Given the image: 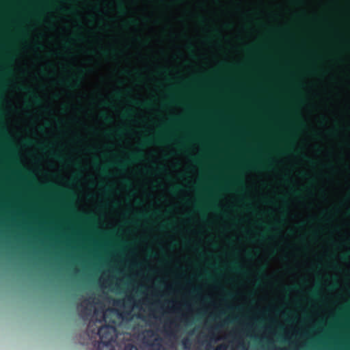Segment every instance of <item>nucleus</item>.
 I'll use <instances>...</instances> for the list:
<instances>
[{"mask_svg":"<svg viewBox=\"0 0 350 350\" xmlns=\"http://www.w3.org/2000/svg\"><path fill=\"white\" fill-rule=\"evenodd\" d=\"M172 224H168L166 226H167V227H171V226H172Z\"/></svg>","mask_w":350,"mask_h":350,"instance_id":"nucleus-36","label":"nucleus"},{"mask_svg":"<svg viewBox=\"0 0 350 350\" xmlns=\"http://www.w3.org/2000/svg\"><path fill=\"white\" fill-rule=\"evenodd\" d=\"M133 103L135 105H137L139 106L144 107H149L151 106V103L150 102L139 103L138 101L134 100Z\"/></svg>","mask_w":350,"mask_h":350,"instance_id":"nucleus-12","label":"nucleus"},{"mask_svg":"<svg viewBox=\"0 0 350 350\" xmlns=\"http://www.w3.org/2000/svg\"><path fill=\"white\" fill-rule=\"evenodd\" d=\"M297 124H298V126H304V122L302 121H299Z\"/></svg>","mask_w":350,"mask_h":350,"instance_id":"nucleus-28","label":"nucleus"},{"mask_svg":"<svg viewBox=\"0 0 350 350\" xmlns=\"http://www.w3.org/2000/svg\"><path fill=\"white\" fill-rule=\"evenodd\" d=\"M101 53L104 55H107L108 54V51L106 50H102Z\"/></svg>","mask_w":350,"mask_h":350,"instance_id":"nucleus-26","label":"nucleus"},{"mask_svg":"<svg viewBox=\"0 0 350 350\" xmlns=\"http://www.w3.org/2000/svg\"><path fill=\"white\" fill-rule=\"evenodd\" d=\"M226 349H227V346L224 344H221V345H218L215 349V350H226Z\"/></svg>","mask_w":350,"mask_h":350,"instance_id":"nucleus-17","label":"nucleus"},{"mask_svg":"<svg viewBox=\"0 0 350 350\" xmlns=\"http://www.w3.org/2000/svg\"><path fill=\"white\" fill-rule=\"evenodd\" d=\"M182 344L185 349H188L191 346V341L189 338H186L182 340Z\"/></svg>","mask_w":350,"mask_h":350,"instance_id":"nucleus-11","label":"nucleus"},{"mask_svg":"<svg viewBox=\"0 0 350 350\" xmlns=\"http://www.w3.org/2000/svg\"><path fill=\"white\" fill-rule=\"evenodd\" d=\"M124 350H138V349L133 345H128L125 347Z\"/></svg>","mask_w":350,"mask_h":350,"instance_id":"nucleus-19","label":"nucleus"},{"mask_svg":"<svg viewBox=\"0 0 350 350\" xmlns=\"http://www.w3.org/2000/svg\"><path fill=\"white\" fill-rule=\"evenodd\" d=\"M304 159H306L308 163H310V164H314V161L313 160H312L311 159H310L309 157H305L304 156Z\"/></svg>","mask_w":350,"mask_h":350,"instance_id":"nucleus-23","label":"nucleus"},{"mask_svg":"<svg viewBox=\"0 0 350 350\" xmlns=\"http://www.w3.org/2000/svg\"><path fill=\"white\" fill-rule=\"evenodd\" d=\"M293 288H293V287H287V288H286V290L288 291H290L293 290Z\"/></svg>","mask_w":350,"mask_h":350,"instance_id":"nucleus-31","label":"nucleus"},{"mask_svg":"<svg viewBox=\"0 0 350 350\" xmlns=\"http://www.w3.org/2000/svg\"><path fill=\"white\" fill-rule=\"evenodd\" d=\"M191 293H198V288H193Z\"/></svg>","mask_w":350,"mask_h":350,"instance_id":"nucleus-27","label":"nucleus"},{"mask_svg":"<svg viewBox=\"0 0 350 350\" xmlns=\"http://www.w3.org/2000/svg\"><path fill=\"white\" fill-rule=\"evenodd\" d=\"M293 193H294V194H295V195H297V194H298V192H297V191H293Z\"/></svg>","mask_w":350,"mask_h":350,"instance_id":"nucleus-37","label":"nucleus"},{"mask_svg":"<svg viewBox=\"0 0 350 350\" xmlns=\"http://www.w3.org/2000/svg\"><path fill=\"white\" fill-rule=\"evenodd\" d=\"M44 10L45 5L43 4V3L40 2L33 14L34 18L37 21H40L42 20L44 16Z\"/></svg>","mask_w":350,"mask_h":350,"instance_id":"nucleus-5","label":"nucleus"},{"mask_svg":"<svg viewBox=\"0 0 350 350\" xmlns=\"http://www.w3.org/2000/svg\"><path fill=\"white\" fill-rule=\"evenodd\" d=\"M40 131H43V128H42V127H40Z\"/></svg>","mask_w":350,"mask_h":350,"instance_id":"nucleus-41","label":"nucleus"},{"mask_svg":"<svg viewBox=\"0 0 350 350\" xmlns=\"http://www.w3.org/2000/svg\"><path fill=\"white\" fill-rule=\"evenodd\" d=\"M248 166L251 168H256V167H265V165H262L260 163H258V165L251 164Z\"/></svg>","mask_w":350,"mask_h":350,"instance_id":"nucleus-22","label":"nucleus"},{"mask_svg":"<svg viewBox=\"0 0 350 350\" xmlns=\"http://www.w3.org/2000/svg\"><path fill=\"white\" fill-rule=\"evenodd\" d=\"M230 267H231V269L233 271H237V272L242 271L241 267L240 266V265L238 262H232L230 265Z\"/></svg>","mask_w":350,"mask_h":350,"instance_id":"nucleus-10","label":"nucleus"},{"mask_svg":"<svg viewBox=\"0 0 350 350\" xmlns=\"http://www.w3.org/2000/svg\"><path fill=\"white\" fill-rule=\"evenodd\" d=\"M168 140V138L163 136L161 134H159L156 135L155 137H150L144 139L143 142L142 144V146H147L150 144H152L153 143H161L164 142H167Z\"/></svg>","mask_w":350,"mask_h":350,"instance_id":"nucleus-4","label":"nucleus"},{"mask_svg":"<svg viewBox=\"0 0 350 350\" xmlns=\"http://www.w3.org/2000/svg\"><path fill=\"white\" fill-rule=\"evenodd\" d=\"M116 96L118 98H119V97H120V96H121V94H120V92H117V93L116 94Z\"/></svg>","mask_w":350,"mask_h":350,"instance_id":"nucleus-32","label":"nucleus"},{"mask_svg":"<svg viewBox=\"0 0 350 350\" xmlns=\"http://www.w3.org/2000/svg\"><path fill=\"white\" fill-rule=\"evenodd\" d=\"M55 156L57 158L59 159H61V157H59V155H57V154H55Z\"/></svg>","mask_w":350,"mask_h":350,"instance_id":"nucleus-38","label":"nucleus"},{"mask_svg":"<svg viewBox=\"0 0 350 350\" xmlns=\"http://www.w3.org/2000/svg\"><path fill=\"white\" fill-rule=\"evenodd\" d=\"M278 350H282V349H278Z\"/></svg>","mask_w":350,"mask_h":350,"instance_id":"nucleus-45","label":"nucleus"},{"mask_svg":"<svg viewBox=\"0 0 350 350\" xmlns=\"http://www.w3.org/2000/svg\"><path fill=\"white\" fill-rule=\"evenodd\" d=\"M32 101L35 105L42 108L43 107V100L40 96L33 95L32 97Z\"/></svg>","mask_w":350,"mask_h":350,"instance_id":"nucleus-9","label":"nucleus"},{"mask_svg":"<svg viewBox=\"0 0 350 350\" xmlns=\"http://www.w3.org/2000/svg\"><path fill=\"white\" fill-rule=\"evenodd\" d=\"M206 347H207V349L211 347V345H210V343L208 342H206Z\"/></svg>","mask_w":350,"mask_h":350,"instance_id":"nucleus-34","label":"nucleus"},{"mask_svg":"<svg viewBox=\"0 0 350 350\" xmlns=\"http://www.w3.org/2000/svg\"><path fill=\"white\" fill-rule=\"evenodd\" d=\"M247 255L248 257L251 256V254L250 253H247Z\"/></svg>","mask_w":350,"mask_h":350,"instance_id":"nucleus-40","label":"nucleus"},{"mask_svg":"<svg viewBox=\"0 0 350 350\" xmlns=\"http://www.w3.org/2000/svg\"><path fill=\"white\" fill-rule=\"evenodd\" d=\"M227 295H228V296H230V297H232V294H231V293H228Z\"/></svg>","mask_w":350,"mask_h":350,"instance_id":"nucleus-42","label":"nucleus"},{"mask_svg":"<svg viewBox=\"0 0 350 350\" xmlns=\"http://www.w3.org/2000/svg\"><path fill=\"white\" fill-rule=\"evenodd\" d=\"M99 342L113 343L116 339V328L113 326L103 325L98 330Z\"/></svg>","mask_w":350,"mask_h":350,"instance_id":"nucleus-2","label":"nucleus"},{"mask_svg":"<svg viewBox=\"0 0 350 350\" xmlns=\"http://www.w3.org/2000/svg\"><path fill=\"white\" fill-rule=\"evenodd\" d=\"M118 9L121 14H124L126 12V10L122 3L118 4Z\"/></svg>","mask_w":350,"mask_h":350,"instance_id":"nucleus-18","label":"nucleus"},{"mask_svg":"<svg viewBox=\"0 0 350 350\" xmlns=\"http://www.w3.org/2000/svg\"><path fill=\"white\" fill-rule=\"evenodd\" d=\"M130 23L132 24V25H136L137 24V21H135V20H132L130 21Z\"/></svg>","mask_w":350,"mask_h":350,"instance_id":"nucleus-29","label":"nucleus"},{"mask_svg":"<svg viewBox=\"0 0 350 350\" xmlns=\"http://www.w3.org/2000/svg\"><path fill=\"white\" fill-rule=\"evenodd\" d=\"M181 189V187L178 185H176V186H174L172 189H171V191L172 193H177L178 191H180Z\"/></svg>","mask_w":350,"mask_h":350,"instance_id":"nucleus-16","label":"nucleus"},{"mask_svg":"<svg viewBox=\"0 0 350 350\" xmlns=\"http://www.w3.org/2000/svg\"><path fill=\"white\" fill-rule=\"evenodd\" d=\"M122 131V130H118V131H117L116 134L117 135H120Z\"/></svg>","mask_w":350,"mask_h":350,"instance_id":"nucleus-33","label":"nucleus"},{"mask_svg":"<svg viewBox=\"0 0 350 350\" xmlns=\"http://www.w3.org/2000/svg\"><path fill=\"white\" fill-rule=\"evenodd\" d=\"M342 258H343V259H345V258H346V256H342Z\"/></svg>","mask_w":350,"mask_h":350,"instance_id":"nucleus-43","label":"nucleus"},{"mask_svg":"<svg viewBox=\"0 0 350 350\" xmlns=\"http://www.w3.org/2000/svg\"><path fill=\"white\" fill-rule=\"evenodd\" d=\"M77 38L78 40H81V36H79V35H78V36H77Z\"/></svg>","mask_w":350,"mask_h":350,"instance_id":"nucleus-35","label":"nucleus"},{"mask_svg":"<svg viewBox=\"0 0 350 350\" xmlns=\"http://www.w3.org/2000/svg\"><path fill=\"white\" fill-rule=\"evenodd\" d=\"M233 184L235 185H243V182L241 180V179L239 178V177L238 176H236L233 178Z\"/></svg>","mask_w":350,"mask_h":350,"instance_id":"nucleus-13","label":"nucleus"},{"mask_svg":"<svg viewBox=\"0 0 350 350\" xmlns=\"http://www.w3.org/2000/svg\"><path fill=\"white\" fill-rule=\"evenodd\" d=\"M164 170H165V169H164V167H158V170H159V172L163 171Z\"/></svg>","mask_w":350,"mask_h":350,"instance_id":"nucleus-30","label":"nucleus"},{"mask_svg":"<svg viewBox=\"0 0 350 350\" xmlns=\"http://www.w3.org/2000/svg\"><path fill=\"white\" fill-rule=\"evenodd\" d=\"M41 71H42V74H45V70H42Z\"/></svg>","mask_w":350,"mask_h":350,"instance_id":"nucleus-39","label":"nucleus"},{"mask_svg":"<svg viewBox=\"0 0 350 350\" xmlns=\"http://www.w3.org/2000/svg\"><path fill=\"white\" fill-rule=\"evenodd\" d=\"M165 332L169 335H171V336L174 335V332L172 331H169L167 329H165Z\"/></svg>","mask_w":350,"mask_h":350,"instance_id":"nucleus-24","label":"nucleus"},{"mask_svg":"<svg viewBox=\"0 0 350 350\" xmlns=\"http://www.w3.org/2000/svg\"><path fill=\"white\" fill-rule=\"evenodd\" d=\"M35 46H36V49H40V50L44 49V45L42 43H40V42L36 44Z\"/></svg>","mask_w":350,"mask_h":350,"instance_id":"nucleus-21","label":"nucleus"},{"mask_svg":"<svg viewBox=\"0 0 350 350\" xmlns=\"http://www.w3.org/2000/svg\"><path fill=\"white\" fill-rule=\"evenodd\" d=\"M133 302V297L129 296L126 297V299H125L124 301L118 300L116 301V304L117 306H122V305H123V304H125V306H131L132 305Z\"/></svg>","mask_w":350,"mask_h":350,"instance_id":"nucleus-8","label":"nucleus"},{"mask_svg":"<svg viewBox=\"0 0 350 350\" xmlns=\"http://www.w3.org/2000/svg\"><path fill=\"white\" fill-rule=\"evenodd\" d=\"M81 79H82V75H78L77 76H76L73 78L72 83L70 81H66V84L70 88L78 87L81 82Z\"/></svg>","mask_w":350,"mask_h":350,"instance_id":"nucleus-6","label":"nucleus"},{"mask_svg":"<svg viewBox=\"0 0 350 350\" xmlns=\"http://www.w3.org/2000/svg\"><path fill=\"white\" fill-rule=\"evenodd\" d=\"M132 113L131 110H126L123 113L124 118H129L131 116Z\"/></svg>","mask_w":350,"mask_h":350,"instance_id":"nucleus-20","label":"nucleus"},{"mask_svg":"<svg viewBox=\"0 0 350 350\" xmlns=\"http://www.w3.org/2000/svg\"><path fill=\"white\" fill-rule=\"evenodd\" d=\"M100 117L105 122H111L112 120L111 118L105 113H103Z\"/></svg>","mask_w":350,"mask_h":350,"instance_id":"nucleus-14","label":"nucleus"},{"mask_svg":"<svg viewBox=\"0 0 350 350\" xmlns=\"http://www.w3.org/2000/svg\"><path fill=\"white\" fill-rule=\"evenodd\" d=\"M143 342L152 349L160 350L162 347V338L152 329L143 332Z\"/></svg>","mask_w":350,"mask_h":350,"instance_id":"nucleus-1","label":"nucleus"},{"mask_svg":"<svg viewBox=\"0 0 350 350\" xmlns=\"http://www.w3.org/2000/svg\"><path fill=\"white\" fill-rule=\"evenodd\" d=\"M96 350H115L113 343L98 342Z\"/></svg>","mask_w":350,"mask_h":350,"instance_id":"nucleus-7","label":"nucleus"},{"mask_svg":"<svg viewBox=\"0 0 350 350\" xmlns=\"http://www.w3.org/2000/svg\"><path fill=\"white\" fill-rule=\"evenodd\" d=\"M100 170L103 174H106V169L105 167H100Z\"/></svg>","mask_w":350,"mask_h":350,"instance_id":"nucleus-25","label":"nucleus"},{"mask_svg":"<svg viewBox=\"0 0 350 350\" xmlns=\"http://www.w3.org/2000/svg\"><path fill=\"white\" fill-rule=\"evenodd\" d=\"M312 295H316V293H315V292H313Z\"/></svg>","mask_w":350,"mask_h":350,"instance_id":"nucleus-44","label":"nucleus"},{"mask_svg":"<svg viewBox=\"0 0 350 350\" xmlns=\"http://www.w3.org/2000/svg\"><path fill=\"white\" fill-rule=\"evenodd\" d=\"M36 146L38 149L42 150H45L46 148V145L42 142H38L36 144Z\"/></svg>","mask_w":350,"mask_h":350,"instance_id":"nucleus-15","label":"nucleus"},{"mask_svg":"<svg viewBox=\"0 0 350 350\" xmlns=\"http://www.w3.org/2000/svg\"><path fill=\"white\" fill-rule=\"evenodd\" d=\"M129 157V159L128 160L118 161L114 163V165H116V166L119 167L121 169H123L129 163H133L141 161L143 159L144 154L141 151H137L135 152L130 153Z\"/></svg>","mask_w":350,"mask_h":350,"instance_id":"nucleus-3","label":"nucleus"}]
</instances>
